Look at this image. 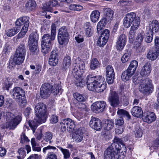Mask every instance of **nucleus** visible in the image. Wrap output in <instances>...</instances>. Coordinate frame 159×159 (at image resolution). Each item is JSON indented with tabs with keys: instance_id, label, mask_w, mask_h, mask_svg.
I'll return each mask as SVG.
<instances>
[{
	"instance_id": "f257e3e1",
	"label": "nucleus",
	"mask_w": 159,
	"mask_h": 159,
	"mask_svg": "<svg viewBox=\"0 0 159 159\" xmlns=\"http://www.w3.org/2000/svg\"><path fill=\"white\" fill-rule=\"evenodd\" d=\"M114 142L105 150L104 152L105 159H122L125 157L124 154L121 156L118 153L121 151H123L126 148L122 141L120 139L115 137Z\"/></svg>"
},
{
	"instance_id": "f03ea898",
	"label": "nucleus",
	"mask_w": 159,
	"mask_h": 159,
	"mask_svg": "<svg viewBox=\"0 0 159 159\" xmlns=\"http://www.w3.org/2000/svg\"><path fill=\"white\" fill-rule=\"evenodd\" d=\"M104 80V78L101 76H92V75H89L87 77L86 82L89 90L100 93L103 92L106 88Z\"/></svg>"
},
{
	"instance_id": "7ed1b4c3",
	"label": "nucleus",
	"mask_w": 159,
	"mask_h": 159,
	"mask_svg": "<svg viewBox=\"0 0 159 159\" xmlns=\"http://www.w3.org/2000/svg\"><path fill=\"white\" fill-rule=\"evenodd\" d=\"M85 69L84 62L79 59L75 60V62L73 65L72 73L76 79L75 85L78 87H83L85 84V82L82 76Z\"/></svg>"
},
{
	"instance_id": "20e7f679",
	"label": "nucleus",
	"mask_w": 159,
	"mask_h": 159,
	"mask_svg": "<svg viewBox=\"0 0 159 159\" xmlns=\"http://www.w3.org/2000/svg\"><path fill=\"white\" fill-rule=\"evenodd\" d=\"M139 91L143 94L149 95L152 93L153 90V86L152 80L149 78L142 77L139 80Z\"/></svg>"
},
{
	"instance_id": "39448f33",
	"label": "nucleus",
	"mask_w": 159,
	"mask_h": 159,
	"mask_svg": "<svg viewBox=\"0 0 159 159\" xmlns=\"http://www.w3.org/2000/svg\"><path fill=\"white\" fill-rule=\"evenodd\" d=\"M6 127L13 129L20 123L22 120L20 115L15 116L13 113L7 112L6 114Z\"/></svg>"
},
{
	"instance_id": "423d86ee",
	"label": "nucleus",
	"mask_w": 159,
	"mask_h": 159,
	"mask_svg": "<svg viewBox=\"0 0 159 159\" xmlns=\"http://www.w3.org/2000/svg\"><path fill=\"white\" fill-rule=\"evenodd\" d=\"M12 97L17 101L19 105L22 107L25 106L26 100L25 91L18 87H15L12 92Z\"/></svg>"
},
{
	"instance_id": "0eeeda50",
	"label": "nucleus",
	"mask_w": 159,
	"mask_h": 159,
	"mask_svg": "<svg viewBox=\"0 0 159 159\" xmlns=\"http://www.w3.org/2000/svg\"><path fill=\"white\" fill-rule=\"evenodd\" d=\"M34 110L36 116L40 118L39 122H45L47 117L46 105L42 102H39L36 105Z\"/></svg>"
},
{
	"instance_id": "6e6552de",
	"label": "nucleus",
	"mask_w": 159,
	"mask_h": 159,
	"mask_svg": "<svg viewBox=\"0 0 159 159\" xmlns=\"http://www.w3.org/2000/svg\"><path fill=\"white\" fill-rule=\"evenodd\" d=\"M52 36L49 34H45L43 36L41 43L42 52L46 54L51 49L52 42L55 39V37L53 38Z\"/></svg>"
},
{
	"instance_id": "1a4fd4ad",
	"label": "nucleus",
	"mask_w": 159,
	"mask_h": 159,
	"mask_svg": "<svg viewBox=\"0 0 159 159\" xmlns=\"http://www.w3.org/2000/svg\"><path fill=\"white\" fill-rule=\"evenodd\" d=\"M139 21V25L140 24V20L139 17H136V14L134 13H129L126 14L124 19L123 25L125 27L129 28L132 24V25L137 23Z\"/></svg>"
},
{
	"instance_id": "9d476101",
	"label": "nucleus",
	"mask_w": 159,
	"mask_h": 159,
	"mask_svg": "<svg viewBox=\"0 0 159 159\" xmlns=\"http://www.w3.org/2000/svg\"><path fill=\"white\" fill-rule=\"evenodd\" d=\"M57 39L58 42L61 45H63L68 42L69 33L66 26H63L59 29Z\"/></svg>"
},
{
	"instance_id": "9b49d317",
	"label": "nucleus",
	"mask_w": 159,
	"mask_h": 159,
	"mask_svg": "<svg viewBox=\"0 0 159 159\" xmlns=\"http://www.w3.org/2000/svg\"><path fill=\"white\" fill-rule=\"evenodd\" d=\"M107 104L104 101H98L93 103L91 107L93 111L96 113H101L105 110Z\"/></svg>"
},
{
	"instance_id": "f8f14e48",
	"label": "nucleus",
	"mask_w": 159,
	"mask_h": 159,
	"mask_svg": "<svg viewBox=\"0 0 159 159\" xmlns=\"http://www.w3.org/2000/svg\"><path fill=\"white\" fill-rule=\"evenodd\" d=\"M108 99L110 105L112 107H117L119 106L120 102L119 96L116 92H111Z\"/></svg>"
},
{
	"instance_id": "ddd939ff",
	"label": "nucleus",
	"mask_w": 159,
	"mask_h": 159,
	"mask_svg": "<svg viewBox=\"0 0 159 159\" xmlns=\"http://www.w3.org/2000/svg\"><path fill=\"white\" fill-rule=\"evenodd\" d=\"M52 86L50 84L45 83L43 84L41 88L40 94L41 97L43 98H48L52 93Z\"/></svg>"
},
{
	"instance_id": "4468645a",
	"label": "nucleus",
	"mask_w": 159,
	"mask_h": 159,
	"mask_svg": "<svg viewBox=\"0 0 159 159\" xmlns=\"http://www.w3.org/2000/svg\"><path fill=\"white\" fill-rule=\"evenodd\" d=\"M106 80L109 84H112L115 79V73L113 67L108 66L106 68Z\"/></svg>"
},
{
	"instance_id": "2eb2a0df",
	"label": "nucleus",
	"mask_w": 159,
	"mask_h": 159,
	"mask_svg": "<svg viewBox=\"0 0 159 159\" xmlns=\"http://www.w3.org/2000/svg\"><path fill=\"white\" fill-rule=\"evenodd\" d=\"M84 130L83 127L76 129L73 134L72 138L76 142H80L83 139Z\"/></svg>"
},
{
	"instance_id": "dca6fc26",
	"label": "nucleus",
	"mask_w": 159,
	"mask_h": 159,
	"mask_svg": "<svg viewBox=\"0 0 159 159\" xmlns=\"http://www.w3.org/2000/svg\"><path fill=\"white\" fill-rule=\"evenodd\" d=\"M90 126L97 131H100L102 127V123L98 118L92 117L89 122Z\"/></svg>"
},
{
	"instance_id": "f3484780",
	"label": "nucleus",
	"mask_w": 159,
	"mask_h": 159,
	"mask_svg": "<svg viewBox=\"0 0 159 159\" xmlns=\"http://www.w3.org/2000/svg\"><path fill=\"white\" fill-rule=\"evenodd\" d=\"M59 54L57 50L52 51L51 52L49 59V63L50 65L55 66L58 63Z\"/></svg>"
},
{
	"instance_id": "a211bd4d",
	"label": "nucleus",
	"mask_w": 159,
	"mask_h": 159,
	"mask_svg": "<svg viewBox=\"0 0 159 159\" xmlns=\"http://www.w3.org/2000/svg\"><path fill=\"white\" fill-rule=\"evenodd\" d=\"M126 42V37L125 34H121L119 37L116 43V48L118 50H122Z\"/></svg>"
},
{
	"instance_id": "6ab92c4d",
	"label": "nucleus",
	"mask_w": 159,
	"mask_h": 159,
	"mask_svg": "<svg viewBox=\"0 0 159 159\" xmlns=\"http://www.w3.org/2000/svg\"><path fill=\"white\" fill-rule=\"evenodd\" d=\"M156 116L153 112H148L144 114L143 119L144 121L148 123H151L156 120Z\"/></svg>"
},
{
	"instance_id": "aec40b11",
	"label": "nucleus",
	"mask_w": 159,
	"mask_h": 159,
	"mask_svg": "<svg viewBox=\"0 0 159 159\" xmlns=\"http://www.w3.org/2000/svg\"><path fill=\"white\" fill-rule=\"evenodd\" d=\"M159 56V48L156 50H150L147 53L146 57L148 59L153 61L156 60Z\"/></svg>"
},
{
	"instance_id": "412c9836",
	"label": "nucleus",
	"mask_w": 159,
	"mask_h": 159,
	"mask_svg": "<svg viewBox=\"0 0 159 159\" xmlns=\"http://www.w3.org/2000/svg\"><path fill=\"white\" fill-rule=\"evenodd\" d=\"M131 113L134 116L141 117L143 116V111L141 107L138 106H135L132 108Z\"/></svg>"
},
{
	"instance_id": "4be33fe9",
	"label": "nucleus",
	"mask_w": 159,
	"mask_h": 159,
	"mask_svg": "<svg viewBox=\"0 0 159 159\" xmlns=\"http://www.w3.org/2000/svg\"><path fill=\"white\" fill-rule=\"evenodd\" d=\"M29 18L27 16H23L18 19L16 22V24L17 26H20L24 25L26 26H29Z\"/></svg>"
},
{
	"instance_id": "5701e85b",
	"label": "nucleus",
	"mask_w": 159,
	"mask_h": 159,
	"mask_svg": "<svg viewBox=\"0 0 159 159\" xmlns=\"http://www.w3.org/2000/svg\"><path fill=\"white\" fill-rule=\"evenodd\" d=\"M151 65L150 63H146L142 69L140 74L142 76H148L151 71Z\"/></svg>"
},
{
	"instance_id": "b1692460",
	"label": "nucleus",
	"mask_w": 159,
	"mask_h": 159,
	"mask_svg": "<svg viewBox=\"0 0 159 159\" xmlns=\"http://www.w3.org/2000/svg\"><path fill=\"white\" fill-rule=\"evenodd\" d=\"M139 26V21L137 23H135L133 25H132L130 30L129 32V39H133L135 37V33L137 30L138 29Z\"/></svg>"
},
{
	"instance_id": "393cba45",
	"label": "nucleus",
	"mask_w": 159,
	"mask_h": 159,
	"mask_svg": "<svg viewBox=\"0 0 159 159\" xmlns=\"http://www.w3.org/2000/svg\"><path fill=\"white\" fill-rule=\"evenodd\" d=\"M40 119V118L36 116V118L34 119V120H31L28 122V124L32 130L33 132H35V130L37 128L38 126V124H41L45 122H39V120Z\"/></svg>"
},
{
	"instance_id": "a878e982",
	"label": "nucleus",
	"mask_w": 159,
	"mask_h": 159,
	"mask_svg": "<svg viewBox=\"0 0 159 159\" xmlns=\"http://www.w3.org/2000/svg\"><path fill=\"white\" fill-rule=\"evenodd\" d=\"M134 73L132 71H131L127 69L122 73L121 75L122 80L124 81L128 80Z\"/></svg>"
},
{
	"instance_id": "bb28decb",
	"label": "nucleus",
	"mask_w": 159,
	"mask_h": 159,
	"mask_svg": "<svg viewBox=\"0 0 159 159\" xmlns=\"http://www.w3.org/2000/svg\"><path fill=\"white\" fill-rule=\"evenodd\" d=\"M71 59L70 57L67 56L64 58L62 65V69L64 70H67L71 64Z\"/></svg>"
},
{
	"instance_id": "cd10ccee",
	"label": "nucleus",
	"mask_w": 159,
	"mask_h": 159,
	"mask_svg": "<svg viewBox=\"0 0 159 159\" xmlns=\"http://www.w3.org/2000/svg\"><path fill=\"white\" fill-rule=\"evenodd\" d=\"M38 35L36 34H31L29 36L28 45L38 44Z\"/></svg>"
},
{
	"instance_id": "c85d7f7f",
	"label": "nucleus",
	"mask_w": 159,
	"mask_h": 159,
	"mask_svg": "<svg viewBox=\"0 0 159 159\" xmlns=\"http://www.w3.org/2000/svg\"><path fill=\"white\" fill-rule=\"evenodd\" d=\"M62 123L66 124L67 127H69L70 129H74L75 127V124L74 121L71 119L67 118L63 120L62 121Z\"/></svg>"
},
{
	"instance_id": "c756f323",
	"label": "nucleus",
	"mask_w": 159,
	"mask_h": 159,
	"mask_svg": "<svg viewBox=\"0 0 159 159\" xmlns=\"http://www.w3.org/2000/svg\"><path fill=\"white\" fill-rule=\"evenodd\" d=\"M110 21L104 18L100 20L98 23L97 26V30L98 33H99L101 30L104 28L106 25Z\"/></svg>"
},
{
	"instance_id": "7c9ffc66",
	"label": "nucleus",
	"mask_w": 159,
	"mask_h": 159,
	"mask_svg": "<svg viewBox=\"0 0 159 159\" xmlns=\"http://www.w3.org/2000/svg\"><path fill=\"white\" fill-rule=\"evenodd\" d=\"M159 23L157 20H153L150 24V28L151 29V32L153 33L157 32L159 30Z\"/></svg>"
},
{
	"instance_id": "2f4dec72",
	"label": "nucleus",
	"mask_w": 159,
	"mask_h": 159,
	"mask_svg": "<svg viewBox=\"0 0 159 159\" xmlns=\"http://www.w3.org/2000/svg\"><path fill=\"white\" fill-rule=\"evenodd\" d=\"M104 11L105 13V17L104 18L110 22L113 18V11L110 8H106Z\"/></svg>"
},
{
	"instance_id": "473e14b6",
	"label": "nucleus",
	"mask_w": 159,
	"mask_h": 159,
	"mask_svg": "<svg viewBox=\"0 0 159 159\" xmlns=\"http://www.w3.org/2000/svg\"><path fill=\"white\" fill-rule=\"evenodd\" d=\"M25 58L15 54L13 59L12 63L13 65H20L23 62Z\"/></svg>"
},
{
	"instance_id": "72a5a7b5",
	"label": "nucleus",
	"mask_w": 159,
	"mask_h": 159,
	"mask_svg": "<svg viewBox=\"0 0 159 159\" xmlns=\"http://www.w3.org/2000/svg\"><path fill=\"white\" fill-rule=\"evenodd\" d=\"M100 12L98 11H93L90 15L91 21L93 23L96 22L98 20Z\"/></svg>"
},
{
	"instance_id": "f704fd0d",
	"label": "nucleus",
	"mask_w": 159,
	"mask_h": 159,
	"mask_svg": "<svg viewBox=\"0 0 159 159\" xmlns=\"http://www.w3.org/2000/svg\"><path fill=\"white\" fill-rule=\"evenodd\" d=\"M36 6V4L35 1L30 0L26 3L25 7L27 9L32 10L35 8Z\"/></svg>"
},
{
	"instance_id": "c9c22d12",
	"label": "nucleus",
	"mask_w": 159,
	"mask_h": 159,
	"mask_svg": "<svg viewBox=\"0 0 159 159\" xmlns=\"http://www.w3.org/2000/svg\"><path fill=\"white\" fill-rule=\"evenodd\" d=\"M52 93L54 95H57L59 93L61 94L62 92L61 86L58 84H55L52 86Z\"/></svg>"
},
{
	"instance_id": "e433bc0d",
	"label": "nucleus",
	"mask_w": 159,
	"mask_h": 159,
	"mask_svg": "<svg viewBox=\"0 0 159 159\" xmlns=\"http://www.w3.org/2000/svg\"><path fill=\"white\" fill-rule=\"evenodd\" d=\"M52 137V134L51 132H48L45 133L43 136V140L42 142L45 141L46 142H49L50 143L51 142V141Z\"/></svg>"
},
{
	"instance_id": "4c0bfd02",
	"label": "nucleus",
	"mask_w": 159,
	"mask_h": 159,
	"mask_svg": "<svg viewBox=\"0 0 159 159\" xmlns=\"http://www.w3.org/2000/svg\"><path fill=\"white\" fill-rule=\"evenodd\" d=\"M73 95L75 99L79 102H84L86 100V98L78 93H74Z\"/></svg>"
},
{
	"instance_id": "58836bf2",
	"label": "nucleus",
	"mask_w": 159,
	"mask_h": 159,
	"mask_svg": "<svg viewBox=\"0 0 159 159\" xmlns=\"http://www.w3.org/2000/svg\"><path fill=\"white\" fill-rule=\"evenodd\" d=\"M138 62L137 61L135 60L132 61L130 62V65L128 69L131 71H132V72L134 73L138 66Z\"/></svg>"
},
{
	"instance_id": "ea45409f",
	"label": "nucleus",
	"mask_w": 159,
	"mask_h": 159,
	"mask_svg": "<svg viewBox=\"0 0 159 159\" xmlns=\"http://www.w3.org/2000/svg\"><path fill=\"white\" fill-rule=\"evenodd\" d=\"M118 115L123 116H126L128 119L131 118V116L129 112L123 109H119L117 112Z\"/></svg>"
},
{
	"instance_id": "a19ab883",
	"label": "nucleus",
	"mask_w": 159,
	"mask_h": 159,
	"mask_svg": "<svg viewBox=\"0 0 159 159\" xmlns=\"http://www.w3.org/2000/svg\"><path fill=\"white\" fill-rule=\"evenodd\" d=\"M100 66L99 61L96 58L93 59L91 62L90 67L91 69L94 70Z\"/></svg>"
},
{
	"instance_id": "79ce46f5",
	"label": "nucleus",
	"mask_w": 159,
	"mask_h": 159,
	"mask_svg": "<svg viewBox=\"0 0 159 159\" xmlns=\"http://www.w3.org/2000/svg\"><path fill=\"white\" fill-rule=\"evenodd\" d=\"M153 33L149 31V32H147L145 35V40L147 43H150L152 42L153 39Z\"/></svg>"
},
{
	"instance_id": "37998d69",
	"label": "nucleus",
	"mask_w": 159,
	"mask_h": 159,
	"mask_svg": "<svg viewBox=\"0 0 159 159\" xmlns=\"http://www.w3.org/2000/svg\"><path fill=\"white\" fill-rule=\"evenodd\" d=\"M107 40L100 36L97 41V45L100 47H103L107 42Z\"/></svg>"
},
{
	"instance_id": "c03bdc74",
	"label": "nucleus",
	"mask_w": 159,
	"mask_h": 159,
	"mask_svg": "<svg viewBox=\"0 0 159 159\" xmlns=\"http://www.w3.org/2000/svg\"><path fill=\"white\" fill-rule=\"evenodd\" d=\"M114 126V123L111 120H107L105 124V128L107 130L112 129Z\"/></svg>"
},
{
	"instance_id": "a18cd8bd",
	"label": "nucleus",
	"mask_w": 159,
	"mask_h": 159,
	"mask_svg": "<svg viewBox=\"0 0 159 159\" xmlns=\"http://www.w3.org/2000/svg\"><path fill=\"white\" fill-rule=\"evenodd\" d=\"M58 147L63 154L64 157L65 159H67L70 157V154L69 150L66 149H63L61 147Z\"/></svg>"
},
{
	"instance_id": "49530a36",
	"label": "nucleus",
	"mask_w": 159,
	"mask_h": 159,
	"mask_svg": "<svg viewBox=\"0 0 159 159\" xmlns=\"http://www.w3.org/2000/svg\"><path fill=\"white\" fill-rule=\"evenodd\" d=\"M132 0H120L118 3L119 6H125L130 5L132 3Z\"/></svg>"
},
{
	"instance_id": "de8ad7c7",
	"label": "nucleus",
	"mask_w": 159,
	"mask_h": 159,
	"mask_svg": "<svg viewBox=\"0 0 159 159\" xmlns=\"http://www.w3.org/2000/svg\"><path fill=\"white\" fill-rule=\"evenodd\" d=\"M43 9L45 11H47L48 12H52L53 11L50 5L49 4V2L48 3L44 4L43 6ZM43 13H45V12H43Z\"/></svg>"
},
{
	"instance_id": "09e8293b",
	"label": "nucleus",
	"mask_w": 159,
	"mask_h": 159,
	"mask_svg": "<svg viewBox=\"0 0 159 159\" xmlns=\"http://www.w3.org/2000/svg\"><path fill=\"white\" fill-rule=\"evenodd\" d=\"M130 56L129 52L127 51L122 56L121 60L123 63H125L127 62L129 59Z\"/></svg>"
},
{
	"instance_id": "8fccbe9b",
	"label": "nucleus",
	"mask_w": 159,
	"mask_h": 159,
	"mask_svg": "<svg viewBox=\"0 0 159 159\" xmlns=\"http://www.w3.org/2000/svg\"><path fill=\"white\" fill-rule=\"evenodd\" d=\"M53 150L55 151V152H57L58 151V149L55 147L48 146L43 148V151L44 153H45L47 152H50V150Z\"/></svg>"
},
{
	"instance_id": "3c124183",
	"label": "nucleus",
	"mask_w": 159,
	"mask_h": 159,
	"mask_svg": "<svg viewBox=\"0 0 159 159\" xmlns=\"http://www.w3.org/2000/svg\"><path fill=\"white\" fill-rule=\"evenodd\" d=\"M135 135L136 137L140 138L142 136L143 133L141 129L139 127L135 128Z\"/></svg>"
},
{
	"instance_id": "603ef678",
	"label": "nucleus",
	"mask_w": 159,
	"mask_h": 159,
	"mask_svg": "<svg viewBox=\"0 0 159 159\" xmlns=\"http://www.w3.org/2000/svg\"><path fill=\"white\" fill-rule=\"evenodd\" d=\"M110 31L107 29L104 30L101 34L100 36L108 40L110 35Z\"/></svg>"
},
{
	"instance_id": "864d4df0",
	"label": "nucleus",
	"mask_w": 159,
	"mask_h": 159,
	"mask_svg": "<svg viewBox=\"0 0 159 159\" xmlns=\"http://www.w3.org/2000/svg\"><path fill=\"white\" fill-rule=\"evenodd\" d=\"M16 51H18L20 52L26 53V49L25 44L22 43L20 44L16 49Z\"/></svg>"
},
{
	"instance_id": "5fc2aeb1",
	"label": "nucleus",
	"mask_w": 159,
	"mask_h": 159,
	"mask_svg": "<svg viewBox=\"0 0 159 159\" xmlns=\"http://www.w3.org/2000/svg\"><path fill=\"white\" fill-rule=\"evenodd\" d=\"M20 139V143H24L29 142V140L26 136L25 134L23 133L21 134Z\"/></svg>"
},
{
	"instance_id": "6e6d98bb",
	"label": "nucleus",
	"mask_w": 159,
	"mask_h": 159,
	"mask_svg": "<svg viewBox=\"0 0 159 159\" xmlns=\"http://www.w3.org/2000/svg\"><path fill=\"white\" fill-rule=\"evenodd\" d=\"M30 50L32 53L36 52L38 50V44L28 45Z\"/></svg>"
},
{
	"instance_id": "4d7b16f0",
	"label": "nucleus",
	"mask_w": 159,
	"mask_h": 159,
	"mask_svg": "<svg viewBox=\"0 0 159 159\" xmlns=\"http://www.w3.org/2000/svg\"><path fill=\"white\" fill-rule=\"evenodd\" d=\"M143 33L142 32L139 34L136 38V41L139 43H141L143 41Z\"/></svg>"
},
{
	"instance_id": "13d9d810",
	"label": "nucleus",
	"mask_w": 159,
	"mask_h": 159,
	"mask_svg": "<svg viewBox=\"0 0 159 159\" xmlns=\"http://www.w3.org/2000/svg\"><path fill=\"white\" fill-rule=\"evenodd\" d=\"M56 33V28L55 25L54 24H52L51 26V35L52 36L53 38L55 36Z\"/></svg>"
},
{
	"instance_id": "bf43d9fd",
	"label": "nucleus",
	"mask_w": 159,
	"mask_h": 159,
	"mask_svg": "<svg viewBox=\"0 0 159 159\" xmlns=\"http://www.w3.org/2000/svg\"><path fill=\"white\" fill-rule=\"evenodd\" d=\"M124 124V120L123 118L120 117L119 119L116 120V125L122 126L123 127V125Z\"/></svg>"
},
{
	"instance_id": "052dcab7",
	"label": "nucleus",
	"mask_w": 159,
	"mask_h": 159,
	"mask_svg": "<svg viewBox=\"0 0 159 159\" xmlns=\"http://www.w3.org/2000/svg\"><path fill=\"white\" fill-rule=\"evenodd\" d=\"M46 159H57L56 155L52 152H50L48 154L47 157Z\"/></svg>"
},
{
	"instance_id": "680f3d73",
	"label": "nucleus",
	"mask_w": 159,
	"mask_h": 159,
	"mask_svg": "<svg viewBox=\"0 0 159 159\" xmlns=\"http://www.w3.org/2000/svg\"><path fill=\"white\" fill-rule=\"evenodd\" d=\"M18 152L19 155V156H20L21 157H25L26 155V152L23 148H20L18 150Z\"/></svg>"
},
{
	"instance_id": "e2e57ef3",
	"label": "nucleus",
	"mask_w": 159,
	"mask_h": 159,
	"mask_svg": "<svg viewBox=\"0 0 159 159\" xmlns=\"http://www.w3.org/2000/svg\"><path fill=\"white\" fill-rule=\"evenodd\" d=\"M12 83H10L9 82H6L3 85V88L4 89L9 90V89L10 87L12 85Z\"/></svg>"
},
{
	"instance_id": "0e129e2a",
	"label": "nucleus",
	"mask_w": 159,
	"mask_h": 159,
	"mask_svg": "<svg viewBox=\"0 0 159 159\" xmlns=\"http://www.w3.org/2000/svg\"><path fill=\"white\" fill-rule=\"evenodd\" d=\"M79 108L80 110L84 111H88L89 110V108L87 107V106L84 104L83 103L80 105Z\"/></svg>"
},
{
	"instance_id": "69168bd1",
	"label": "nucleus",
	"mask_w": 159,
	"mask_h": 159,
	"mask_svg": "<svg viewBox=\"0 0 159 159\" xmlns=\"http://www.w3.org/2000/svg\"><path fill=\"white\" fill-rule=\"evenodd\" d=\"M152 147L154 149H156L158 147H159V138L157 139L153 143Z\"/></svg>"
},
{
	"instance_id": "338daca9",
	"label": "nucleus",
	"mask_w": 159,
	"mask_h": 159,
	"mask_svg": "<svg viewBox=\"0 0 159 159\" xmlns=\"http://www.w3.org/2000/svg\"><path fill=\"white\" fill-rule=\"evenodd\" d=\"M50 120L52 123H56L58 121V117L56 115H53Z\"/></svg>"
},
{
	"instance_id": "774afa93",
	"label": "nucleus",
	"mask_w": 159,
	"mask_h": 159,
	"mask_svg": "<svg viewBox=\"0 0 159 159\" xmlns=\"http://www.w3.org/2000/svg\"><path fill=\"white\" fill-rule=\"evenodd\" d=\"M85 34L88 37H90L92 35L93 31L92 29H88V30H85Z\"/></svg>"
}]
</instances>
